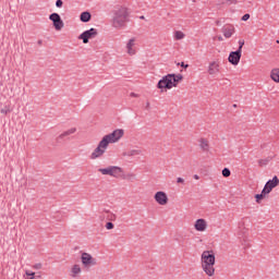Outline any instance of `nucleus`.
Masks as SVG:
<instances>
[{
    "label": "nucleus",
    "mask_w": 279,
    "mask_h": 279,
    "mask_svg": "<svg viewBox=\"0 0 279 279\" xmlns=\"http://www.w3.org/2000/svg\"><path fill=\"white\" fill-rule=\"evenodd\" d=\"M129 22L130 11H128V8L123 5L116 7L113 10L112 27L114 29H123Z\"/></svg>",
    "instance_id": "f257e3e1"
},
{
    "label": "nucleus",
    "mask_w": 279,
    "mask_h": 279,
    "mask_svg": "<svg viewBox=\"0 0 279 279\" xmlns=\"http://www.w3.org/2000/svg\"><path fill=\"white\" fill-rule=\"evenodd\" d=\"M201 258L205 274L207 276H215V253L213 251H204Z\"/></svg>",
    "instance_id": "f03ea898"
},
{
    "label": "nucleus",
    "mask_w": 279,
    "mask_h": 279,
    "mask_svg": "<svg viewBox=\"0 0 279 279\" xmlns=\"http://www.w3.org/2000/svg\"><path fill=\"white\" fill-rule=\"evenodd\" d=\"M123 134H125V131H123V129H117L112 133L105 135L101 138V141L108 147V145H110V143H119V141H121V138H123Z\"/></svg>",
    "instance_id": "7ed1b4c3"
},
{
    "label": "nucleus",
    "mask_w": 279,
    "mask_h": 279,
    "mask_svg": "<svg viewBox=\"0 0 279 279\" xmlns=\"http://www.w3.org/2000/svg\"><path fill=\"white\" fill-rule=\"evenodd\" d=\"M98 172L101 173V175H110L111 178L119 179L121 178V173H123V168L118 166H109L107 168L98 169Z\"/></svg>",
    "instance_id": "20e7f679"
},
{
    "label": "nucleus",
    "mask_w": 279,
    "mask_h": 279,
    "mask_svg": "<svg viewBox=\"0 0 279 279\" xmlns=\"http://www.w3.org/2000/svg\"><path fill=\"white\" fill-rule=\"evenodd\" d=\"M175 86H178V84L173 83V74H167L157 84V88L161 90L162 88H167L168 90H171V88Z\"/></svg>",
    "instance_id": "39448f33"
},
{
    "label": "nucleus",
    "mask_w": 279,
    "mask_h": 279,
    "mask_svg": "<svg viewBox=\"0 0 279 279\" xmlns=\"http://www.w3.org/2000/svg\"><path fill=\"white\" fill-rule=\"evenodd\" d=\"M106 149H108V146L105 144V142L101 140L98 143V146L94 149V151L90 154L89 158L90 160H97V158H101L104 154H106Z\"/></svg>",
    "instance_id": "423d86ee"
},
{
    "label": "nucleus",
    "mask_w": 279,
    "mask_h": 279,
    "mask_svg": "<svg viewBox=\"0 0 279 279\" xmlns=\"http://www.w3.org/2000/svg\"><path fill=\"white\" fill-rule=\"evenodd\" d=\"M81 263L83 267L88 269L89 267H95V265H97V259L93 257L90 253L84 252L81 254Z\"/></svg>",
    "instance_id": "0eeeda50"
},
{
    "label": "nucleus",
    "mask_w": 279,
    "mask_h": 279,
    "mask_svg": "<svg viewBox=\"0 0 279 279\" xmlns=\"http://www.w3.org/2000/svg\"><path fill=\"white\" fill-rule=\"evenodd\" d=\"M98 32L96 28H90L88 31L83 32L78 36V40H83L84 45H88V40L92 38H97Z\"/></svg>",
    "instance_id": "6e6552de"
},
{
    "label": "nucleus",
    "mask_w": 279,
    "mask_h": 279,
    "mask_svg": "<svg viewBox=\"0 0 279 279\" xmlns=\"http://www.w3.org/2000/svg\"><path fill=\"white\" fill-rule=\"evenodd\" d=\"M49 19L52 22V25L57 32L62 31V28L64 27V21H62V17H60V14L51 13L49 15Z\"/></svg>",
    "instance_id": "1a4fd4ad"
},
{
    "label": "nucleus",
    "mask_w": 279,
    "mask_h": 279,
    "mask_svg": "<svg viewBox=\"0 0 279 279\" xmlns=\"http://www.w3.org/2000/svg\"><path fill=\"white\" fill-rule=\"evenodd\" d=\"M278 184H279V179L275 175L272 180L267 181V183L265 184L263 189V194L269 195V193H271V191H274V189H276Z\"/></svg>",
    "instance_id": "9d476101"
},
{
    "label": "nucleus",
    "mask_w": 279,
    "mask_h": 279,
    "mask_svg": "<svg viewBox=\"0 0 279 279\" xmlns=\"http://www.w3.org/2000/svg\"><path fill=\"white\" fill-rule=\"evenodd\" d=\"M154 199L159 204V206H167V204H169V196H167V193L162 191L157 192Z\"/></svg>",
    "instance_id": "9b49d317"
},
{
    "label": "nucleus",
    "mask_w": 279,
    "mask_h": 279,
    "mask_svg": "<svg viewBox=\"0 0 279 279\" xmlns=\"http://www.w3.org/2000/svg\"><path fill=\"white\" fill-rule=\"evenodd\" d=\"M241 50L232 51L229 54L228 61L230 62V64H233V66H236L239 62H241Z\"/></svg>",
    "instance_id": "f8f14e48"
},
{
    "label": "nucleus",
    "mask_w": 279,
    "mask_h": 279,
    "mask_svg": "<svg viewBox=\"0 0 279 279\" xmlns=\"http://www.w3.org/2000/svg\"><path fill=\"white\" fill-rule=\"evenodd\" d=\"M136 37H132L126 43V53L129 56H136Z\"/></svg>",
    "instance_id": "ddd939ff"
},
{
    "label": "nucleus",
    "mask_w": 279,
    "mask_h": 279,
    "mask_svg": "<svg viewBox=\"0 0 279 279\" xmlns=\"http://www.w3.org/2000/svg\"><path fill=\"white\" fill-rule=\"evenodd\" d=\"M194 228L197 232H206V228H208V222L205 219L201 218L195 221Z\"/></svg>",
    "instance_id": "4468645a"
},
{
    "label": "nucleus",
    "mask_w": 279,
    "mask_h": 279,
    "mask_svg": "<svg viewBox=\"0 0 279 279\" xmlns=\"http://www.w3.org/2000/svg\"><path fill=\"white\" fill-rule=\"evenodd\" d=\"M221 32L225 38H232V36L234 35L235 28L232 25H229V26L222 27Z\"/></svg>",
    "instance_id": "2eb2a0df"
},
{
    "label": "nucleus",
    "mask_w": 279,
    "mask_h": 279,
    "mask_svg": "<svg viewBox=\"0 0 279 279\" xmlns=\"http://www.w3.org/2000/svg\"><path fill=\"white\" fill-rule=\"evenodd\" d=\"M207 71L209 75H217V73H219V62H210Z\"/></svg>",
    "instance_id": "dca6fc26"
},
{
    "label": "nucleus",
    "mask_w": 279,
    "mask_h": 279,
    "mask_svg": "<svg viewBox=\"0 0 279 279\" xmlns=\"http://www.w3.org/2000/svg\"><path fill=\"white\" fill-rule=\"evenodd\" d=\"M80 274H82V267L78 264L73 265L70 271L71 278H78Z\"/></svg>",
    "instance_id": "f3484780"
},
{
    "label": "nucleus",
    "mask_w": 279,
    "mask_h": 279,
    "mask_svg": "<svg viewBox=\"0 0 279 279\" xmlns=\"http://www.w3.org/2000/svg\"><path fill=\"white\" fill-rule=\"evenodd\" d=\"M199 147L203 151H209L210 150V144L208 143V140L201 138L199 140Z\"/></svg>",
    "instance_id": "a211bd4d"
},
{
    "label": "nucleus",
    "mask_w": 279,
    "mask_h": 279,
    "mask_svg": "<svg viewBox=\"0 0 279 279\" xmlns=\"http://www.w3.org/2000/svg\"><path fill=\"white\" fill-rule=\"evenodd\" d=\"M141 154H143V150L141 149H131L129 151L123 153L122 156L132 157V156H141Z\"/></svg>",
    "instance_id": "6ab92c4d"
},
{
    "label": "nucleus",
    "mask_w": 279,
    "mask_h": 279,
    "mask_svg": "<svg viewBox=\"0 0 279 279\" xmlns=\"http://www.w3.org/2000/svg\"><path fill=\"white\" fill-rule=\"evenodd\" d=\"M270 77L272 82H276L277 84H279V69L271 70Z\"/></svg>",
    "instance_id": "aec40b11"
},
{
    "label": "nucleus",
    "mask_w": 279,
    "mask_h": 279,
    "mask_svg": "<svg viewBox=\"0 0 279 279\" xmlns=\"http://www.w3.org/2000/svg\"><path fill=\"white\" fill-rule=\"evenodd\" d=\"M90 12L85 11L83 13H81L80 20L82 21V23H88V21H90Z\"/></svg>",
    "instance_id": "412c9836"
},
{
    "label": "nucleus",
    "mask_w": 279,
    "mask_h": 279,
    "mask_svg": "<svg viewBox=\"0 0 279 279\" xmlns=\"http://www.w3.org/2000/svg\"><path fill=\"white\" fill-rule=\"evenodd\" d=\"M182 80H184V76H182V74H173V76H172V82L174 84H178L179 82H182Z\"/></svg>",
    "instance_id": "4be33fe9"
},
{
    "label": "nucleus",
    "mask_w": 279,
    "mask_h": 279,
    "mask_svg": "<svg viewBox=\"0 0 279 279\" xmlns=\"http://www.w3.org/2000/svg\"><path fill=\"white\" fill-rule=\"evenodd\" d=\"M75 132H77V128H71L63 132V136L66 138V136H71V134H75Z\"/></svg>",
    "instance_id": "5701e85b"
},
{
    "label": "nucleus",
    "mask_w": 279,
    "mask_h": 279,
    "mask_svg": "<svg viewBox=\"0 0 279 279\" xmlns=\"http://www.w3.org/2000/svg\"><path fill=\"white\" fill-rule=\"evenodd\" d=\"M64 138H66L65 135H64V133L59 134V135L56 137V143H57V145H60V144L64 143Z\"/></svg>",
    "instance_id": "b1692460"
},
{
    "label": "nucleus",
    "mask_w": 279,
    "mask_h": 279,
    "mask_svg": "<svg viewBox=\"0 0 279 279\" xmlns=\"http://www.w3.org/2000/svg\"><path fill=\"white\" fill-rule=\"evenodd\" d=\"M184 34L182 33V31H177L175 33H174V38H175V40H182V39H184Z\"/></svg>",
    "instance_id": "393cba45"
},
{
    "label": "nucleus",
    "mask_w": 279,
    "mask_h": 279,
    "mask_svg": "<svg viewBox=\"0 0 279 279\" xmlns=\"http://www.w3.org/2000/svg\"><path fill=\"white\" fill-rule=\"evenodd\" d=\"M245 45V40L244 39H240L239 40V48L236 51H240V53H243V46Z\"/></svg>",
    "instance_id": "a878e982"
},
{
    "label": "nucleus",
    "mask_w": 279,
    "mask_h": 279,
    "mask_svg": "<svg viewBox=\"0 0 279 279\" xmlns=\"http://www.w3.org/2000/svg\"><path fill=\"white\" fill-rule=\"evenodd\" d=\"M265 195H267V194H263V191H262V194H256L255 195L256 203L260 204V199H264Z\"/></svg>",
    "instance_id": "bb28decb"
},
{
    "label": "nucleus",
    "mask_w": 279,
    "mask_h": 279,
    "mask_svg": "<svg viewBox=\"0 0 279 279\" xmlns=\"http://www.w3.org/2000/svg\"><path fill=\"white\" fill-rule=\"evenodd\" d=\"M106 213H108V219L109 221H116L117 220V215L110 213V210H106Z\"/></svg>",
    "instance_id": "cd10ccee"
},
{
    "label": "nucleus",
    "mask_w": 279,
    "mask_h": 279,
    "mask_svg": "<svg viewBox=\"0 0 279 279\" xmlns=\"http://www.w3.org/2000/svg\"><path fill=\"white\" fill-rule=\"evenodd\" d=\"M26 279H34L35 278V276H36V272H34V271H31V270H26Z\"/></svg>",
    "instance_id": "c85d7f7f"
},
{
    "label": "nucleus",
    "mask_w": 279,
    "mask_h": 279,
    "mask_svg": "<svg viewBox=\"0 0 279 279\" xmlns=\"http://www.w3.org/2000/svg\"><path fill=\"white\" fill-rule=\"evenodd\" d=\"M222 175H223V178H230V175H231L230 169L225 168L222 170Z\"/></svg>",
    "instance_id": "c756f323"
},
{
    "label": "nucleus",
    "mask_w": 279,
    "mask_h": 279,
    "mask_svg": "<svg viewBox=\"0 0 279 279\" xmlns=\"http://www.w3.org/2000/svg\"><path fill=\"white\" fill-rule=\"evenodd\" d=\"M226 3H228V5H236L239 3L238 0H226Z\"/></svg>",
    "instance_id": "7c9ffc66"
},
{
    "label": "nucleus",
    "mask_w": 279,
    "mask_h": 279,
    "mask_svg": "<svg viewBox=\"0 0 279 279\" xmlns=\"http://www.w3.org/2000/svg\"><path fill=\"white\" fill-rule=\"evenodd\" d=\"M106 228H107V230H112V229H114V223H112V222H107V223H106Z\"/></svg>",
    "instance_id": "2f4dec72"
},
{
    "label": "nucleus",
    "mask_w": 279,
    "mask_h": 279,
    "mask_svg": "<svg viewBox=\"0 0 279 279\" xmlns=\"http://www.w3.org/2000/svg\"><path fill=\"white\" fill-rule=\"evenodd\" d=\"M62 5H64V2L62 0H57L56 1V7L57 8H62Z\"/></svg>",
    "instance_id": "473e14b6"
},
{
    "label": "nucleus",
    "mask_w": 279,
    "mask_h": 279,
    "mask_svg": "<svg viewBox=\"0 0 279 279\" xmlns=\"http://www.w3.org/2000/svg\"><path fill=\"white\" fill-rule=\"evenodd\" d=\"M242 21H250V14L246 13L242 16Z\"/></svg>",
    "instance_id": "72a5a7b5"
},
{
    "label": "nucleus",
    "mask_w": 279,
    "mask_h": 279,
    "mask_svg": "<svg viewBox=\"0 0 279 279\" xmlns=\"http://www.w3.org/2000/svg\"><path fill=\"white\" fill-rule=\"evenodd\" d=\"M177 183H178V184H184V179L178 178V179H177Z\"/></svg>",
    "instance_id": "f704fd0d"
},
{
    "label": "nucleus",
    "mask_w": 279,
    "mask_h": 279,
    "mask_svg": "<svg viewBox=\"0 0 279 279\" xmlns=\"http://www.w3.org/2000/svg\"><path fill=\"white\" fill-rule=\"evenodd\" d=\"M8 112H10V110H8V109H1V113H2V114H8Z\"/></svg>",
    "instance_id": "c9c22d12"
},
{
    "label": "nucleus",
    "mask_w": 279,
    "mask_h": 279,
    "mask_svg": "<svg viewBox=\"0 0 279 279\" xmlns=\"http://www.w3.org/2000/svg\"><path fill=\"white\" fill-rule=\"evenodd\" d=\"M181 66H182L183 69H189V64H184V62H181Z\"/></svg>",
    "instance_id": "e433bc0d"
},
{
    "label": "nucleus",
    "mask_w": 279,
    "mask_h": 279,
    "mask_svg": "<svg viewBox=\"0 0 279 279\" xmlns=\"http://www.w3.org/2000/svg\"><path fill=\"white\" fill-rule=\"evenodd\" d=\"M36 269H43V264H36Z\"/></svg>",
    "instance_id": "4c0bfd02"
},
{
    "label": "nucleus",
    "mask_w": 279,
    "mask_h": 279,
    "mask_svg": "<svg viewBox=\"0 0 279 279\" xmlns=\"http://www.w3.org/2000/svg\"><path fill=\"white\" fill-rule=\"evenodd\" d=\"M131 97H138V94L131 93Z\"/></svg>",
    "instance_id": "58836bf2"
},
{
    "label": "nucleus",
    "mask_w": 279,
    "mask_h": 279,
    "mask_svg": "<svg viewBox=\"0 0 279 279\" xmlns=\"http://www.w3.org/2000/svg\"><path fill=\"white\" fill-rule=\"evenodd\" d=\"M218 40H219L220 43L223 41V37L218 36Z\"/></svg>",
    "instance_id": "ea45409f"
},
{
    "label": "nucleus",
    "mask_w": 279,
    "mask_h": 279,
    "mask_svg": "<svg viewBox=\"0 0 279 279\" xmlns=\"http://www.w3.org/2000/svg\"><path fill=\"white\" fill-rule=\"evenodd\" d=\"M194 180H199V175L194 174Z\"/></svg>",
    "instance_id": "a19ab883"
},
{
    "label": "nucleus",
    "mask_w": 279,
    "mask_h": 279,
    "mask_svg": "<svg viewBox=\"0 0 279 279\" xmlns=\"http://www.w3.org/2000/svg\"><path fill=\"white\" fill-rule=\"evenodd\" d=\"M216 25H221V22L220 21H216Z\"/></svg>",
    "instance_id": "79ce46f5"
},
{
    "label": "nucleus",
    "mask_w": 279,
    "mask_h": 279,
    "mask_svg": "<svg viewBox=\"0 0 279 279\" xmlns=\"http://www.w3.org/2000/svg\"><path fill=\"white\" fill-rule=\"evenodd\" d=\"M38 45H43V40H39V41H38Z\"/></svg>",
    "instance_id": "37998d69"
},
{
    "label": "nucleus",
    "mask_w": 279,
    "mask_h": 279,
    "mask_svg": "<svg viewBox=\"0 0 279 279\" xmlns=\"http://www.w3.org/2000/svg\"><path fill=\"white\" fill-rule=\"evenodd\" d=\"M146 107L149 108V102H147Z\"/></svg>",
    "instance_id": "c03bdc74"
},
{
    "label": "nucleus",
    "mask_w": 279,
    "mask_h": 279,
    "mask_svg": "<svg viewBox=\"0 0 279 279\" xmlns=\"http://www.w3.org/2000/svg\"><path fill=\"white\" fill-rule=\"evenodd\" d=\"M259 165H263V160H259Z\"/></svg>",
    "instance_id": "a18cd8bd"
},
{
    "label": "nucleus",
    "mask_w": 279,
    "mask_h": 279,
    "mask_svg": "<svg viewBox=\"0 0 279 279\" xmlns=\"http://www.w3.org/2000/svg\"><path fill=\"white\" fill-rule=\"evenodd\" d=\"M39 275H37V278H40V272H38Z\"/></svg>",
    "instance_id": "49530a36"
},
{
    "label": "nucleus",
    "mask_w": 279,
    "mask_h": 279,
    "mask_svg": "<svg viewBox=\"0 0 279 279\" xmlns=\"http://www.w3.org/2000/svg\"><path fill=\"white\" fill-rule=\"evenodd\" d=\"M131 178H134V174H131Z\"/></svg>",
    "instance_id": "de8ad7c7"
},
{
    "label": "nucleus",
    "mask_w": 279,
    "mask_h": 279,
    "mask_svg": "<svg viewBox=\"0 0 279 279\" xmlns=\"http://www.w3.org/2000/svg\"><path fill=\"white\" fill-rule=\"evenodd\" d=\"M141 19H145V16H142Z\"/></svg>",
    "instance_id": "09e8293b"
}]
</instances>
